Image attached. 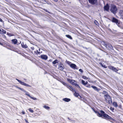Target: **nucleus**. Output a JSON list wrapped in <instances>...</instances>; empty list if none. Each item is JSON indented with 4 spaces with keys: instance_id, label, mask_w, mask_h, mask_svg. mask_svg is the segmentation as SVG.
<instances>
[{
    "instance_id": "nucleus-1",
    "label": "nucleus",
    "mask_w": 123,
    "mask_h": 123,
    "mask_svg": "<svg viewBox=\"0 0 123 123\" xmlns=\"http://www.w3.org/2000/svg\"><path fill=\"white\" fill-rule=\"evenodd\" d=\"M95 112L97 114V115L99 117H104L106 118L111 119V117L109 116L108 115L105 114V112L102 110H100L99 111L94 110Z\"/></svg>"
},
{
    "instance_id": "nucleus-2",
    "label": "nucleus",
    "mask_w": 123,
    "mask_h": 123,
    "mask_svg": "<svg viewBox=\"0 0 123 123\" xmlns=\"http://www.w3.org/2000/svg\"><path fill=\"white\" fill-rule=\"evenodd\" d=\"M105 101L109 104H111L112 103L111 98V97L108 94H106L104 96Z\"/></svg>"
},
{
    "instance_id": "nucleus-3",
    "label": "nucleus",
    "mask_w": 123,
    "mask_h": 123,
    "mask_svg": "<svg viewBox=\"0 0 123 123\" xmlns=\"http://www.w3.org/2000/svg\"><path fill=\"white\" fill-rule=\"evenodd\" d=\"M110 10L111 12L113 14H115L117 12V9L115 5L112 4L111 6Z\"/></svg>"
},
{
    "instance_id": "nucleus-4",
    "label": "nucleus",
    "mask_w": 123,
    "mask_h": 123,
    "mask_svg": "<svg viewBox=\"0 0 123 123\" xmlns=\"http://www.w3.org/2000/svg\"><path fill=\"white\" fill-rule=\"evenodd\" d=\"M68 80L72 85H74L78 88L80 89V86L79 85L77 84L76 82L74 80L69 79H68Z\"/></svg>"
},
{
    "instance_id": "nucleus-5",
    "label": "nucleus",
    "mask_w": 123,
    "mask_h": 123,
    "mask_svg": "<svg viewBox=\"0 0 123 123\" xmlns=\"http://www.w3.org/2000/svg\"><path fill=\"white\" fill-rule=\"evenodd\" d=\"M16 80H17L19 83H20L22 85H23L25 86H27L29 87H31V86H30L28 84H26L24 82L18 80V79H16Z\"/></svg>"
},
{
    "instance_id": "nucleus-6",
    "label": "nucleus",
    "mask_w": 123,
    "mask_h": 123,
    "mask_svg": "<svg viewBox=\"0 0 123 123\" xmlns=\"http://www.w3.org/2000/svg\"><path fill=\"white\" fill-rule=\"evenodd\" d=\"M66 87L69 89L71 91L74 92L75 91V89L73 87H72L71 86H70L69 85H67Z\"/></svg>"
},
{
    "instance_id": "nucleus-7",
    "label": "nucleus",
    "mask_w": 123,
    "mask_h": 123,
    "mask_svg": "<svg viewBox=\"0 0 123 123\" xmlns=\"http://www.w3.org/2000/svg\"><path fill=\"white\" fill-rule=\"evenodd\" d=\"M104 45L106 47H108L110 49H113V46L111 45L110 44L108 43H106Z\"/></svg>"
},
{
    "instance_id": "nucleus-8",
    "label": "nucleus",
    "mask_w": 123,
    "mask_h": 123,
    "mask_svg": "<svg viewBox=\"0 0 123 123\" xmlns=\"http://www.w3.org/2000/svg\"><path fill=\"white\" fill-rule=\"evenodd\" d=\"M63 66L64 65L61 62L60 63L59 65V69L61 71L63 70Z\"/></svg>"
},
{
    "instance_id": "nucleus-9",
    "label": "nucleus",
    "mask_w": 123,
    "mask_h": 123,
    "mask_svg": "<svg viewBox=\"0 0 123 123\" xmlns=\"http://www.w3.org/2000/svg\"><path fill=\"white\" fill-rule=\"evenodd\" d=\"M40 57L42 59L45 60H47L48 58V56L45 55H41Z\"/></svg>"
},
{
    "instance_id": "nucleus-10",
    "label": "nucleus",
    "mask_w": 123,
    "mask_h": 123,
    "mask_svg": "<svg viewBox=\"0 0 123 123\" xmlns=\"http://www.w3.org/2000/svg\"><path fill=\"white\" fill-rule=\"evenodd\" d=\"M112 21L113 22L115 23L116 24L118 25L119 23L118 22V21L117 19L114 18H112Z\"/></svg>"
},
{
    "instance_id": "nucleus-11",
    "label": "nucleus",
    "mask_w": 123,
    "mask_h": 123,
    "mask_svg": "<svg viewBox=\"0 0 123 123\" xmlns=\"http://www.w3.org/2000/svg\"><path fill=\"white\" fill-rule=\"evenodd\" d=\"M89 3L93 5L97 3V0H88Z\"/></svg>"
},
{
    "instance_id": "nucleus-12",
    "label": "nucleus",
    "mask_w": 123,
    "mask_h": 123,
    "mask_svg": "<svg viewBox=\"0 0 123 123\" xmlns=\"http://www.w3.org/2000/svg\"><path fill=\"white\" fill-rule=\"evenodd\" d=\"M110 6L108 4H107L106 5L104 6V8L105 10L108 11L109 9Z\"/></svg>"
},
{
    "instance_id": "nucleus-13",
    "label": "nucleus",
    "mask_w": 123,
    "mask_h": 123,
    "mask_svg": "<svg viewBox=\"0 0 123 123\" xmlns=\"http://www.w3.org/2000/svg\"><path fill=\"white\" fill-rule=\"evenodd\" d=\"M109 68L110 69H112L115 72H117L118 71V70L115 67L112 66H110L109 67Z\"/></svg>"
},
{
    "instance_id": "nucleus-14",
    "label": "nucleus",
    "mask_w": 123,
    "mask_h": 123,
    "mask_svg": "<svg viewBox=\"0 0 123 123\" xmlns=\"http://www.w3.org/2000/svg\"><path fill=\"white\" fill-rule=\"evenodd\" d=\"M91 87H92L93 89L97 91L98 92L100 90L98 88H97L96 86H92Z\"/></svg>"
},
{
    "instance_id": "nucleus-15",
    "label": "nucleus",
    "mask_w": 123,
    "mask_h": 123,
    "mask_svg": "<svg viewBox=\"0 0 123 123\" xmlns=\"http://www.w3.org/2000/svg\"><path fill=\"white\" fill-rule=\"evenodd\" d=\"M13 43L15 44H16L17 43V40L16 39H12V40Z\"/></svg>"
},
{
    "instance_id": "nucleus-16",
    "label": "nucleus",
    "mask_w": 123,
    "mask_h": 123,
    "mask_svg": "<svg viewBox=\"0 0 123 123\" xmlns=\"http://www.w3.org/2000/svg\"><path fill=\"white\" fill-rule=\"evenodd\" d=\"M70 66L71 68H75L76 67V65L75 64L73 63H72L70 64Z\"/></svg>"
},
{
    "instance_id": "nucleus-17",
    "label": "nucleus",
    "mask_w": 123,
    "mask_h": 123,
    "mask_svg": "<svg viewBox=\"0 0 123 123\" xmlns=\"http://www.w3.org/2000/svg\"><path fill=\"white\" fill-rule=\"evenodd\" d=\"M63 100L65 102H68L70 101V99L69 98H65L63 99Z\"/></svg>"
},
{
    "instance_id": "nucleus-18",
    "label": "nucleus",
    "mask_w": 123,
    "mask_h": 123,
    "mask_svg": "<svg viewBox=\"0 0 123 123\" xmlns=\"http://www.w3.org/2000/svg\"><path fill=\"white\" fill-rule=\"evenodd\" d=\"M119 14L122 18H123V10H121L120 11Z\"/></svg>"
},
{
    "instance_id": "nucleus-19",
    "label": "nucleus",
    "mask_w": 123,
    "mask_h": 123,
    "mask_svg": "<svg viewBox=\"0 0 123 123\" xmlns=\"http://www.w3.org/2000/svg\"><path fill=\"white\" fill-rule=\"evenodd\" d=\"M21 46L22 47L24 48H26L27 47V46L26 44H24L23 43H22Z\"/></svg>"
},
{
    "instance_id": "nucleus-20",
    "label": "nucleus",
    "mask_w": 123,
    "mask_h": 123,
    "mask_svg": "<svg viewBox=\"0 0 123 123\" xmlns=\"http://www.w3.org/2000/svg\"><path fill=\"white\" fill-rule=\"evenodd\" d=\"M88 82L87 81H86V82H85V81H84L83 80H82V84L84 85H86L87 84Z\"/></svg>"
},
{
    "instance_id": "nucleus-21",
    "label": "nucleus",
    "mask_w": 123,
    "mask_h": 123,
    "mask_svg": "<svg viewBox=\"0 0 123 123\" xmlns=\"http://www.w3.org/2000/svg\"><path fill=\"white\" fill-rule=\"evenodd\" d=\"M113 105L114 107H116L118 106L117 103L116 102H113Z\"/></svg>"
},
{
    "instance_id": "nucleus-22",
    "label": "nucleus",
    "mask_w": 123,
    "mask_h": 123,
    "mask_svg": "<svg viewBox=\"0 0 123 123\" xmlns=\"http://www.w3.org/2000/svg\"><path fill=\"white\" fill-rule=\"evenodd\" d=\"M23 91L25 92V94L26 95H27V96H28L29 97H30V95L29 94H28V92H27L24 89V91Z\"/></svg>"
},
{
    "instance_id": "nucleus-23",
    "label": "nucleus",
    "mask_w": 123,
    "mask_h": 123,
    "mask_svg": "<svg viewBox=\"0 0 123 123\" xmlns=\"http://www.w3.org/2000/svg\"><path fill=\"white\" fill-rule=\"evenodd\" d=\"M43 107L44 108L46 109L47 110H49V109L50 108L48 106H46L45 105H44L43 106Z\"/></svg>"
},
{
    "instance_id": "nucleus-24",
    "label": "nucleus",
    "mask_w": 123,
    "mask_h": 123,
    "mask_svg": "<svg viewBox=\"0 0 123 123\" xmlns=\"http://www.w3.org/2000/svg\"><path fill=\"white\" fill-rule=\"evenodd\" d=\"M74 95L75 97H77L79 95V93H76V92H75L74 93Z\"/></svg>"
},
{
    "instance_id": "nucleus-25",
    "label": "nucleus",
    "mask_w": 123,
    "mask_h": 123,
    "mask_svg": "<svg viewBox=\"0 0 123 123\" xmlns=\"http://www.w3.org/2000/svg\"><path fill=\"white\" fill-rule=\"evenodd\" d=\"M66 36L68 38L70 39H72V38L71 37V36L69 35H66Z\"/></svg>"
},
{
    "instance_id": "nucleus-26",
    "label": "nucleus",
    "mask_w": 123,
    "mask_h": 123,
    "mask_svg": "<svg viewBox=\"0 0 123 123\" xmlns=\"http://www.w3.org/2000/svg\"><path fill=\"white\" fill-rule=\"evenodd\" d=\"M57 63H58V60H55L52 62L53 64H55Z\"/></svg>"
},
{
    "instance_id": "nucleus-27",
    "label": "nucleus",
    "mask_w": 123,
    "mask_h": 123,
    "mask_svg": "<svg viewBox=\"0 0 123 123\" xmlns=\"http://www.w3.org/2000/svg\"><path fill=\"white\" fill-rule=\"evenodd\" d=\"M7 34L8 35L9 37L13 36L14 35L13 34L10 33H7Z\"/></svg>"
},
{
    "instance_id": "nucleus-28",
    "label": "nucleus",
    "mask_w": 123,
    "mask_h": 123,
    "mask_svg": "<svg viewBox=\"0 0 123 123\" xmlns=\"http://www.w3.org/2000/svg\"><path fill=\"white\" fill-rule=\"evenodd\" d=\"M2 34H6V31L2 29Z\"/></svg>"
},
{
    "instance_id": "nucleus-29",
    "label": "nucleus",
    "mask_w": 123,
    "mask_h": 123,
    "mask_svg": "<svg viewBox=\"0 0 123 123\" xmlns=\"http://www.w3.org/2000/svg\"><path fill=\"white\" fill-rule=\"evenodd\" d=\"M94 23L96 25H98V23L96 20H95L94 21Z\"/></svg>"
},
{
    "instance_id": "nucleus-30",
    "label": "nucleus",
    "mask_w": 123,
    "mask_h": 123,
    "mask_svg": "<svg viewBox=\"0 0 123 123\" xmlns=\"http://www.w3.org/2000/svg\"><path fill=\"white\" fill-rule=\"evenodd\" d=\"M30 97L34 100H37V98L32 97L31 96H30Z\"/></svg>"
},
{
    "instance_id": "nucleus-31",
    "label": "nucleus",
    "mask_w": 123,
    "mask_h": 123,
    "mask_svg": "<svg viewBox=\"0 0 123 123\" xmlns=\"http://www.w3.org/2000/svg\"><path fill=\"white\" fill-rule=\"evenodd\" d=\"M16 87L18 89H19L20 90H21L23 91H24V89L22 88H21L20 87H18L17 86H16Z\"/></svg>"
},
{
    "instance_id": "nucleus-32",
    "label": "nucleus",
    "mask_w": 123,
    "mask_h": 123,
    "mask_svg": "<svg viewBox=\"0 0 123 123\" xmlns=\"http://www.w3.org/2000/svg\"><path fill=\"white\" fill-rule=\"evenodd\" d=\"M29 110L31 112L33 113L34 112V111L33 110H32L31 109V108H30L29 109Z\"/></svg>"
},
{
    "instance_id": "nucleus-33",
    "label": "nucleus",
    "mask_w": 123,
    "mask_h": 123,
    "mask_svg": "<svg viewBox=\"0 0 123 123\" xmlns=\"http://www.w3.org/2000/svg\"><path fill=\"white\" fill-rule=\"evenodd\" d=\"M62 84L66 86V85H68V84H67L66 83H65L62 82Z\"/></svg>"
},
{
    "instance_id": "nucleus-34",
    "label": "nucleus",
    "mask_w": 123,
    "mask_h": 123,
    "mask_svg": "<svg viewBox=\"0 0 123 123\" xmlns=\"http://www.w3.org/2000/svg\"><path fill=\"white\" fill-rule=\"evenodd\" d=\"M103 94H107V92L105 91H104L103 92Z\"/></svg>"
},
{
    "instance_id": "nucleus-35",
    "label": "nucleus",
    "mask_w": 123,
    "mask_h": 123,
    "mask_svg": "<svg viewBox=\"0 0 123 123\" xmlns=\"http://www.w3.org/2000/svg\"><path fill=\"white\" fill-rule=\"evenodd\" d=\"M83 78L84 79H87V77L85 76H83Z\"/></svg>"
},
{
    "instance_id": "nucleus-36",
    "label": "nucleus",
    "mask_w": 123,
    "mask_h": 123,
    "mask_svg": "<svg viewBox=\"0 0 123 123\" xmlns=\"http://www.w3.org/2000/svg\"><path fill=\"white\" fill-rule=\"evenodd\" d=\"M79 71L80 72H83L82 70L81 69H80L79 70Z\"/></svg>"
},
{
    "instance_id": "nucleus-37",
    "label": "nucleus",
    "mask_w": 123,
    "mask_h": 123,
    "mask_svg": "<svg viewBox=\"0 0 123 123\" xmlns=\"http://www.w3.org/2000/svg\"><path fill=\"white\" fill-rule=\"evenodd\" d=\"M68 120H71V121H74V120H73H73H71V119H70V118L69 117H68Z\"/></svg>"
},
{
    "instance_id": "nucleus-38",
    "label": "nucleus",
    "mask_w": 123,
    "mask_h": 123,
    "mask_svg": "<svg viewBox=\"0 0 123 123\" xmlns=\"http://www.w3.org/2000/svg\"><path fill=\"white\" fill-rule=\"evenodd\" d=\"M90 85H88V86H86L87 87H90Z\"/></svg>"
},
{
    "instance_id": "nucleus-39",
    "label": "nucleus",
    "mask_w": 123,
    "mask_h": 123,
    "mask_svg": "<svg viewBox=\"0 0 123 123\" xmlns=\"http://www.w3.org/2000/svg\"><path fill=\"white\" fill-rule=\"evenodd\" d=\"M25 121L26 123H29L28 121L26 119H25Z\"/></svg>"
},
{
    "instance_id": "nucleus-40",
    "label": "nucleus",
    "mask_w": 123,
    "mask_h": 123,
    "mask_svg": "<svg viewBox=\"0 0 123 123\" xmlns=\"http://www.w3.org/2000/svg\"><path fill=\"white\" fill-rule=\"evenodd\" d=\"M67 63L68 64H69L71 62L69 61H67Z\"/></svg>"
},
{
    "instance_id": "nucleus-41",
    "label": "nucleus",
    "mask_w": 123,
    "mask_h": 123,
    "mask_svg": "<svg viewBox=\"0 0 123 123\" xmlns=\"http://www.w3.org/2000/svg\"><path fill=\"white\" fill-rule=\"evenodd\" d=\"M2 29H0V34H2Z\"/></svg>"
},
{
    "instance_id": "nucleus-42",
    "label": "nucleus",
    "mask_w": 123,
    "mask_h": 123,
    "mask_svg": "<svg viewBox=\"0 0 123 123\" xmlns=\"http://www.w3.org/2000/svg\"><path fill=\"white\" fill-rule=\"evenodd\" d=\"M22 113L23 114H25V113L24 111H22Z\"/></svg>"
},
{
    "instance_id": "nucleus-43",
    "label": "nucleus",
    "mask_w": 123,
    "mask_h": 123,
    "mask_svg": "<svg viewBox=\"0 0 123 123\" xmlns=\"http://www.w3.org/2000/svg\"><path fill=\"white\" fill-rule=\"evenodd\" d=\"M37 53L38 54H40V52L38 51L37 50Z\"/></svg>"
},
{
    "instance_id": "nucleus-44",
    "label": "nucleus",
    "mask_w": 123,
    "mask_h": 123,
    "mask_svg": "<svg viewBox=\"0 0 123 123\" xmlns=\"http://www.w3.org/2000/svg\"><path fill=\"white\" fill-rule=\"evenodd\" d=\"M0 21L2 22L3 21V20L2 19L0 18Z\"/></svg>"
},
{
    "instance_id": "nucleus-45",
    "label": "nucleus",
    "mask_w": 123,
    "mask_h": 123,
    "mask_svg": "<svg viewBox=\"0 0 123 123\" xmlns=\"http://www.w3.org/2000/svg\"><path fill=\"white\" fill-rule=\"evenodd\" d=\"M111 110H114V109L113 108H112L111 107Z\"/></svg>"
},
{
    "instance_id": "nucleus-46",
    "label": "nucleus",
    "mask_w": 123,
    "mask_h": 123,
    "mask_svg": "<svg viewBox=\"0 0 123 123\" xmlns=\"http://www.w3.org/2000/svg\"><path fill=\"white\" fill-rule=\"evenodd\" d=\"M31 48L32 49L34 50V47H32Z\"/></svg>"
},
{
    "instance_id": "nucleus-47",
    "label": "nucleus",
    "mask_w": 123,
    "mask_h": 123,
    "mask_svg": "<svg viewBox=\"0 0 123 123\" xmlns=\"http://www.w3.org/2000/svg\"><path fill=\"white\" fill-rule=\"evenodd\" d=\"M0 44H2L0 42Z\"/></svg>"
},
{
    "instance_id": "nucleus-48",
    "label": "nucleus",
    "mask_w": 123,
    "mask_h": 123,
    "mask_svg": "<svg viewBox=\"0 0 123 123\" xmlns=\"http://www.w3.org/2000/svg\"><path fill=\"white\" fill-rule=\"evenodd\" d=\"M40 49H39V51H40Z\"/></svg>"
},
{
    "instance_id": "nucleus-49",
    "label": "nucleus",
    "mask_w": 123,
    "mask_h": 123,
    "mask_svg": "<svg viewBox=\"0 0 123 123\" xmlns=\"http://www.w3.org/2000/svg\"><path fill=\"white\" fill-rule=\"evenodd\" d=\"M24 80H25V79H24Z\"/></svg>"
}]
</instances>
